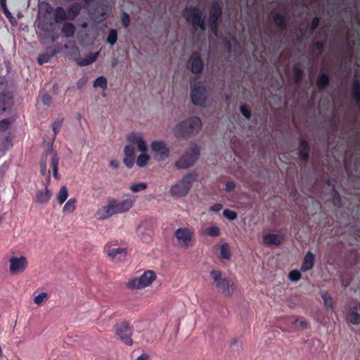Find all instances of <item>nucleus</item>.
<instances>
[{"label": "nucleus", "instance_id": "f257e3e1", "mask_svg": "<svg viewBox=\"0 0 360 360\" xmlns=\"http://www.w3.org/2000/svg\"><path fill=\"white\" fill-rule=\"evenodd\" d=\"M202 126V121L198 117H191L178 123L174 127V133L178 139H187L197 134Z\"/></svg>", "mask_w": 360, "mask_h": 360}, {"label": "nucleus", "instance_id": "f03ea898", "mask_svg": "<svg viewBox=\"0 0 360 360\" xmlns=\"http://www.w3.org/2000/svg\"><path fill=\"white\" fill-rule=\"evenodd\" d=\"M183 15L186 22L192 25L195 30H200L204 32L206 30L202 12L198 6L186 7L183 11Z\"/></svg>", "mask_w": 360, "mask_h": 360}, {"label": "nucleus", "instance_id": "7ed1b4c3", "mask_svg": "<svg viewBox=\"0 0 360 360\" xmlns=\"http://www.w3.org/2000/svg\"><path fill=\"white\" fill-rule=\"evenodd\" d=\"M50 154L51 156V167L53 169V176L55 179H59V174H58V163L59 158L57 154L53 151L52 150H49L46 154L42 155L41 161H40V173L42 176H46V181L48 184L51 181V172L50 170H47V155Z\"/></svg>", "mask_w": 360, "mask_h": 360}, {"label": "nucleus", "instance_id": "20e7f679", "mask_svg": "<svg viewBox=\"0 0 360 360\" xmlns=\"http://www.w3.org/2000/svg\"><path fill=\"white\" fill-rule=\"evenodd\" d=\"M127 141L133 146H136L139 151L143 152L136 159V165L140 167H145L150 158L145 153L147 146L142 136L139 133H131L127 136Z\"/></svg>", "mask_w": 360, "mask_h": 360}, {"label": "nucleus", "instance_id": "39448f33", "mask_svg": "<svg viewBox=\"0 0 360 360\" xmlns=\"http://www.w3.org/2000/svg\"><path fill=\"white\" fill-rule=\"evenodd\" d=\"M195 180L193 174H188L185 175L179 183L172 186L170 189L171 195L176 198L186 195L190 191Z\"/></svg>", "mask_w": 360, "mask_h": 360}, {"label": "nucleus", "instance_id": "423d86ee", "mask_svg": "<svg viewBox=\"0 0 360 360\" xmlns=\"http://www.w3.org/2000/svg\"><path fill=\"white\" fill-rule=\"evenodd\" d=\"M199 156V148L196 146L191 147L175 162V166L178 169H187L194 165Z\"/></svg>", "mask_w": 360, "mask_h": 360}, {"label": "nucleus", "instance_id": "0eeeda50", "mask_svg": "<svg viewBox=\"0 0 360 360\" xmlns=\"http://www.w3.org/2000/svg\"><path fill=\"white\" fill-rule=\"evenodd\" d=\"M115 332L117 338L120 340L126 345H132L133 340L131 335L133 329L128 321H122L117 323L114 326Z\"/></svg>", "mask_w": 360, "mask_h": 360}, {"label": "nucleus", "instance_id": "6e6552de", "mask_svg": "<svg viewBox=\"0 0 360 360\" xmlns=\"http://www.w3.org/2000/svg\"><path fill=\"white\" fill-rule=\"evenodd\" d=\"M210 276L215 283V285L217 289H219L225 296H231L232 290H231L230 281L226 278H223L222 274L220 271H211Z\"/></svg>", "mask_w": 360, "mask_h": 360}, {"label": "nucleus", "instance_id": "1a4fd4ad", "mask_svg": "<svg viewBox=\"0 0 360 360\" xmlns=\"http://www.w3.org/2000/svg\"><path fill=\"white\" fill-rule=\"evenodd\" d=\"M174 237L178 244L183 248H188L192 246V241L194 238V231L187 227L179 228L174 232Z\"/></svg>", "mask_w": 360, "mask_h": 360}, {"label": "nucleus", "instance_id": "9d476101", "mask_svg": "<svg viewBox=\"0 0 360 360\" xmlns=\"http://www.w3.org/2000/svg\"><path fill=\"white\" fill-rule=\"evenodd\" d=\"M66 20H68L67 11L63 7L58 6L54 11L53 21H46L45 19H42L39 22V27L44 32H50L52 30L53 22H59Z\"/></svg>", "mask_w": 360, "mask_h": 360}, {"label": "nucleus", "instance_id": "9b49d317", "mask_svg": "<svg viewBox=\"0 0 360 360\" xmlns=\"http://www.w3.org/2000/svg\"><path fill=\"white\" fill-rule=\"evenodd\" d=\"M191 98L196 106L203 107L206 103V88L204 86H197L191 89Z\"/></svg>", "mask_w": 360, "mask_h": 360}, {"label": "nucleus", "instance_id": "f8f14e48", "mask_svg": "<svg viewBox=\"0 0 360 360\" xmlns=\"http://www.w3.org/2000/svg\"><path fill=\"white\" fill-rule=\"evenodd\" d=\"M188 67L195 75L202 73L204 68V63L199 52H193L188 60Z\"/></svg>", "mask_w": 360, "mask_h": 360}, {"label": "nucleus", "instance_id": "ddd939ff", "mask_svg": "<svg viewBox=\"0 0 360 360\" xmlns=\"http://www.w3.org/2000/svg\"><path fill=\"white\" fill-rule=\"evenodd\" d=\"M155 159L158 161L165 160L169 155V150L162 141H155L151 143Z\"/></svg>", "mask_w": 360, "mask_h": 360}, {"label": "nucleus", "instance_id": "4468645a", "mask_svg": "<svg viewBox=\"0 0 360 360\" xmlns=\"http://www.w3.org/2000/svg\"><path fill=\"white\" fill-rule=\"evenodd\" d=\"M115 214L124 213L129 210L134 205V201L130 198L118 200L110 198Z\"/></svg>", "mask_w": 360, "mask_h": 360}, {"label": "nucleus", "instance_id": "2eb2a0df", "mask_svg": "<svg viewBox=\"0 0 360 360\" xmlns=\"http://www.w3.org/2000/svg\"><path fill=\"white\" fill-rule=\"evenodd\" d=\"M10 271L12 274L22 272L27 266L26 257L21 256L20 257H13L9 260Z\"/></svg>", "mask_w": 360, "mask_h": 360}, {"label": "nucleus", "instance_id": "dca6fc26", "mask_svg": "<svg viewBox=\"0 0 360 360\" xmlns=\"http://www.w3.org/2000/svg\"><path fill=\"white\" fill-rule=\"evenodd\" d=\"M115 214L110 199L108 200L107 205L102 206L95 213V217L98 220H105Z\"/></svg>", "mask_w": 360, "mask_h": 360}, {"label": "nucleus", "instance_id": "f3484780", "mask_svg": "<svg viewBox=\"0 0 360 360\" xmlns=\"http://www.w3.org/2000/svg\"><path fill=\"white\" fill-rule=\"evenodd\" d=\"M222 15V6L218 1H214L212 3L210 11L208 20H219Z\"/></svg>", "mask_w": 360, "mask_h": 360}, {"label": "nucleus", "instance_id": "a211bd4d", "mask_svg": "<svg viewBox=\"0 0 360 360\" xmlns=\"http://www.w3.org/2000/svg\"><path fill=\"white\" fill-rule=\"evenodd\" d=\"M310 146L305 139L300 140L299 143L298 155L302 162H306L309 159Z\"/></svg>", "mask_w": 360, "mask_h": 360}, {"label": "nucleus", "instance_id": "6ab92c4d", "mask_svg": "<svg viewBox=\"0 0 360 360\" xmlns=\"http://www.w3.org/2000/svg\"><path fill=\"white\" fill-rule=\"evenodd\" d=\"M134 159L135 154L134 147L130 145L126 146L124 147V157L123 159L124 164L127 168L131 169L134 165Z\"/></svg>", "mask_w": 360, "mask_h": 360}, {"label": "nucleus", "instance_id": "aec40b11", "mask_svg": "<svg viewBox=\"0 0 360 360\" xmlns=\"http://www.w3.org/2000/svg\"><path fill=\"white\" fill-rule=\"evenodd\" d=\"M273 21L281 31L288 28V16L286 13H276L273 15Z\"/></svg>", "mask_w": 360, "mask_h": 360}, {"label": "nucleus", "instance_id": "412c9836", "mask_svg": "<svg viewBox=\"0 0 360 360\" xmlns=\"http://www.w3.org/2000/svg\"><path fill=\"white\" fill-rule=\"evenodd\" d=\"M283 240V236L280 234L269 233L263 236V241L266 245L278 246Z\"/></svg>", "mask_w": 360, "mask_h": 360}, {"label": "nucleus", "instance_id": "4be33fe9", "mask_svg": "<svg viewBox=\"0 0 360 360\" xmlns=\"http://www.w3.org/2000/svg\"><path fill=\"white\" fill-rule=\"evenodd\" d=\"M315 262V256L314 255L309 251L306 253L302 266H301V271L303 272L307 271L309 270H311L314 266Z\"/></svg>", "mask_w": 360, "mask_h": 360}, {"label": "nucleus", "instance_id": "5701e85b", "mask_svg": "<svg viewBox=\"0 0 360 360\" xmlns=\"http://www.w3.org/2000/svg\"><path fill=\"white\" fill-rule=\"evenodd\" d=\"M105 250L107 252L108 257L111 259H115L120 255L119 259L121 257H125L127 255V249L124 248H112L110 246H105Z\"/></svg>", "mask_w": 360, "mask_h": 360}, {"label": "nucleus", "instance_id": "b1692460", "mask_svg": "<svg viewBox=\"0 0 360 360\" xmlns=\"http://www.w3.org/2000/svg\"><path fill=\"white\" fill-rule=\"evenodd\" d=\"M52 196V193L47 187L44 190H39L36 193L35 201L41 204L47 203Z\"/></svg>", "mask_w": 360, "mask_h": 360}, {"label": "nucleus", "instance_id": "393cba45", "mask_svg": "<svg viewBox=\"0 0 360 360\" xmlns=\"http://www.w3.org/2000/svg\"><path fill=\"white\" fill-rule=\"evenodd\" d=\"M330 84V77L326 72H320L316 79V86L321 91L326 89Z\"/></svg>", "mask_w": 360, "mask_h": 360}, {"label": "nucleus", "instance_id": "a878e982", "mask_svg": "<svg viewBox=\"0 0 360 360\" xmlns=\"http://www.w3.org/2000/svg\"><path fill=\"white\" fill-rule=\"evenodd\" d=\"M58 52V49H53L51 50H46L44 53L39 54L37 58L39 65H43L44 63H48Z\"/></svg>", "mask_w": 360, "mask_h": 360}, {"label": "nucleus", "instance_id": "bb28decb", "mask_svg": "<svg viewBox=\"0 0 360 360\" xmlns=\"http://www.w3.org/2000/svg\"><path fill=\"white\" fill-rule=\"evenodd\" d=\"M156 275L154 271L148 270L145 271L140 277L143 288L150 285L153 281L155 279Z\"/></svg>", "mask_w": 360, "mask_h": 360}, {"label": "nucleus", "instance_id": "cd10ccee", "mask_svg": "<svg viewBox=\"0 0 360 360\" xmlns=\"http://www.w3.org/2000/svg\"><path fill=\"white\" fill-rule=\"evenodd\" d=\"M98 54H99L98 52L94 53H91L88 56H86V57L85 58L76 59V63L78 65H79L81 67L89 65L96 60V59L98 58Z\"/></svg>", "mask_w": 360, "mask_h": 360}, {"label": "nucleus", "instance_id": "c85d7f7f", "mask_svg": "<svg viewBox=\"0 0 360 360\" xmlns=\"http://www.w3.org/2000/svg\"><path fill=\"white\" fill-rule=\"evenodd\" d=\"M347 321L353 325H358L360 323V314L358 313V309L356 307H353L349 311L347 316Z\"/></svg>", "mask_w": 360, "mask_h": 360}, {"label": "nucleus", "instance_id": "c756f323", "mask_svg": "<svg viewBox=\"0 0 360 360\" xmlns=\"http://www.w3.org/2000/svg\"><path fill=\"white\" fill-rule=\"evenodd\" d=\"M82 6L79 3H73L71 4L67 11L68 20H74L80 13Z\"/></svg>", "mask_w": 360, "mask_h": 360}, {"label": "nucleus", "instance_id": "7c9ffc66", "mask_svg": "<svg viewBox=\"0 0 360 360\" xmlns=\"http://www.w3.org/2000/svg\"><path fill=\"white\" fill-rule=\"evenodd\" d=\"M13 103L12 98L5 94L0 95V112L7 110Z\"/></svg>", "mask_w": 360, "mask_h": 360}, {"label": "nucleus", "instance_id": "2f4dec72", "mask_svg": "<svg viewBox=\"0 0 360 360\" xmlns=\"http://www.w3.org/2000/svg\"><path fill=\"white\" fill-rule=\"evenodd\" d=\"M61 32L65 37H72L75 32V27L72 22H65L62 28Z\"/></svg>", "mask_w": 360, "mask_h": 360}, {"label": "nucleus", "instance_id": "473e14b6", "mask_svg": "<svg viewBox=\"0 0 360 360\" xmlns=\"http://www.w3.org/2000/svg\"><path fill=\"white\" fill-rule=\"evenodd\" d=\"M68 198V189L67 186H63L60 188L57 194V200L60 205H62Z\"/></svg>", "mask_w": 360, "mask_h": 360}, {"label": "nucleus", "instance_id": "72a5a7b5", "mask_svg": "<svg viewBox=\"0 0 360 360\" xmlns=\"http://www.w3.org/2000/svg\"><path fill=\"white\" fill-rule=\"evenodd\" d=\"M53 11V7L48 2L42 1V2L39 3V15H41L43 13L45 15H50L52 13Z\"/></svg>", "mask_w": 360, "mask_h": 360}, {"label": "nucleus", "instance_id": "f704fd0d", "mask_svg": "<svg viewBox=\"0 0 360 360\" xmlns=\"http://www.w3.org/2000/svg\"><path fill=\"white\" fill-rule=\"evenodd\" d=\"M77 200L76 198L69 199L63 207V212L72 213L75 210Z\"/></svg>", "mask_w": 360, "mask_h": 360}, {"label": "nucleus", "instance_id": "c9c22d12", "mask_svg": "<svg viewBox=\"0 0 360 360\" xmlns=\"http://www.w3.org/2000/svg\"><path fill=\"white\" fill-rule=\"evenodd\" d=\"M126 285H127V288L131 289V290L143 288V284L141 283L139 277L130 279L127 283Z\"/></svg>", "mask_w": 360, "mask_h": 360}, {"label": "nucleus", "instance_id": "e433bc0d", "mask_svg": "<svg viewBox=\"0 0 360 360\" xmlns=\"http://www.w3.org/2000/svg\"><path fill=\"white\" fill-rule=\"evenodd\" d=\"M220 255L222 259H229L231 254L229 246L227 243H223L220 247Z\"/></svg>", "mask_w": 360, "mask_h": 360}, {"label": "nucleus", "instance_id": "4c0bfd02", "mask_svg": "<svg viewBox=\"0 0 360 360\" xmlns=\"http://www.w3.org/2000/svg\"><path fill=\"white\" fill-rule=\"evenodd\" d=\"M63 122V118H58L53 122L52 124V129L53 131V140L56 139V135L60 131L62 127Z\"/></svg>", "mask_w": 360, "mask_h": 360}, {"label": "nucleus", "instance_id": "58836bf2", "mask_svg": "<svg viewBox=\"0 0 360 360\" xmlns=\"http://www.w3.org/2000/svg\"><path fill=\"white\" fill-rule=\"evenodd\" d=\"M205 233L209 236L217 237L220 235V230L217 226H212L205 229Z\"/></svg>", "mask_w": 360, "mask_h": 360}, {"label": "nucleus", "instance_id": "ea45409f", "mask_svg": "<svg viewBox=\"0 0 360 360\" xmlns=\"http://www.w3.org/2000/svg\"><path fill=\"white\" fill-rule=\"evenodd\" d=\"M108 82L107 79L103 76H100L96 79L94 82V87H101L103 89H105L107 88Z\"/></svg>", "mask_w": 360, "mask_h": 360}, {"label": "nucleus", "instance_id": "a19ab883", "mask_svg": "<svg viewBox=\"0 0 360 360\" xmlns=\"http://www.w3.org/2000/svg\"><path fill=\"white\" fill-rule=\"evenodd\" d=\"M321 297L323 300L324 305L327 308L333 309V298L328 292H321Z\"/></svg>", "mask_w": 360, "mask_h": 360}, {"label": "nucleus", "instance_id": "79ce46f5", "mask_svg": "<svg viewBox=\"0 0 360 360\" xmlns=\"http://www.w3.org/2000/svg\"><path fill=\"white\" fill-rule=\"evenodd\" d=\"M117 40V32L115 29H111L109 31L106 42L110 45H114Z\"/></svg>", "mask_w": 360, "mask_h": 360}, {"label": "nucleus", "instance_id": "37998d69", "mask_svg": "<svg viewBox=\"0 0 360 360\" xmlns=\"http://www.w3.org/2000/svg\"><path fill=\"white\" fill-rule=\"evenodd\" d=\"M293 72L295 74V82L296 84H300L303 79V71L297 66H294Z\"/></svg>", "mask_w": 360, "mask_h": 360}, {"label": "nucleus", "instance_id": "c03bdc74", "mask_svg": "<svg viewBox=\"0 0 360 360\" xmlns=\"http://www.w3.org/2000/svg\"><path fill=\"white\" fill-rule=\"evenodd\" d=\"M211 32L216 36L219 33V20H208Z\"/></svg>", "mask_w": 360, "mask_h": 360}, {"label": "nucleus", "instance_id": "a18cd8bd", "mask_svg": "<svg viewBox=\"0 0 360 360\" xmlns=\"http://www.w3.org/2000/svg\"><path fill=\"white\" fill-rule=\"evenodd\" d=\"M240 111L242 115L247 119L249 120L251 117V110L248 105L243 104L240 107Z\"/></svg>", "mask_w": 360, "mask_h": 360}, {"label": "nucleus", "instance_id": "49530a36", "mask_svg": "<svg viewBox=\"0 0 360 360\" xmlns=\"http://www.w3.org/2000/svg\"><path fill=\"white\" fill-rule=\"evenodd\" d=\"M333 193V203L335 206L340 207L341 205V199L339 193L333 188L332 190Z\"/></svg>", "mask_w": 360, "mask_h": 360}, {"label": "nucleus", "instance_id": "de8ad7c7", "mask_svg": "<svg viewBox=\"0 0 360 360\" xmlns=\"http://www.w3.org/2000/svg\"><path fill=\"white\" fill-rule=\"evenodd\" d=\"M146 188H147V184L143 182L132 184L130 187L131 190L133 192H139L141 191H143V190L146 189Z\"/></svg>", "mask_w": 360, "mask_h": 360}, {"label": "nucleus", "instance_id": "09e8293b", "mask_svg": "<svg viewBox=\"0 0 360 360\" xmlns=\"http://www.w3.org/2000/svg\"><path fill=\"white\" fill-rule=\"evenodd\" d=\"M301 276V273L297 270H292L288 274V278L291 281H298Z\"/></svg>", "mask_w": 360, "mask_h": 360}, {"label": "nucleus", "instance_id": "8fccbe9b", "mask_svg": "<svg viewBox=\"0 0 360 360\" xmlns=\"http://www.w3.org/2000/svg\"><path fill=\"white\" fill-rule=\"evenodd\" d=\"M224 216L229 220H234L237 218V213L235 211L226 209L223 212Z\"/></svg>", "mask_w": 360, "mask_h": 360}, {"label": "nucleus", "instance_id": "3c124183", "mask_svg": "<svg viewBox=\"0 0 360 360\" xmlns=\"http://www.w3.org/2000/svg\"><path fill=\"white\" fill-rule=\"evenodd\" d=\"M47 297V293L46 292H41L37 296H36L34 299V302L36 304L40 305L45 299Z\"/></svg>", "mask_w": 360, "mask_h": 360}, {"label": "nucleus", "instance_id": "603ef678", "mask_svg": "<svg viewBox=\"0 0 360 360\" xmlns=\"http://www.w3.org/2000/svg\"><path fill=\"white\" fill-rule=\"evenodd\" d=\"M352 91H360V79L355 76L352 81Z\"/></svg>", "mask_w": 360, "mask_h": 360}, {"label": "nucleus", "instance_id": "864d4df0", "mask_svg": "<svg viewBox=\"0 0 360 360\" xmlns=\"http://www.w3.org/2000/svg\"><path fill=\"white\" fill-rule=\"evenodd\" d=\"M122 24L124 28H127L130 24V17L129 15L124 12L122 15Z\"/></svg>", "mask_w": 360, "mask_h": 360}, {"label": "nucleus", "instance_id": "5fc2aeb1", "mask_svg": "<svg viewBox=\"0 0 360 360\" xmlns=\"http://www.w3.org/2000/svg\"><path fill=\"white\" fill-rule=\"evenodd\" d=\"M320 24V18L318 16H315L313 18L310 25V29L311 32H314Z\"/></svg>", "mask_w": 360, "mask_h": 360}, {"label": "nucleus", "instance_id": "6e6d98bb", "mask_svg": "<svg viewBox=\"0 0 360 360\" xmlns=\"http://www.w3.org/2000/svg\"><path fill=\"white\" fill-rule=\"evenodd\" d=\"M11 125V122L8 119H4L0 121V131H6Z\"/></svg>", "mask_w": 360, "mask_h": 360}, {"label": "nucleus", "instance_id": "4d7b16f0", "mask_svg": "<svg viewBox=\"0 0 360 360\" xmlns=\"http://www.w3.org/2000/svg\"><path fill=\"white\" fill-rule=\"evenodd\" d=\"M41 101L44 105L49 106L51 104V96L47 93L43 94L41 95Z\"/></svg>", "mask_w": 360, "mask_h": 360}, {"label": "nucleus", "instance_id": "13d9d810", "mask_svg": "<svg viewBox=\"0 0 360 360\" xmlns=\"http://www.w3.org/2000/svg\"><path fill=\"white\" fill-rule=\"evenodd\" d=\"M352 98L360 107V91H352Z\"/></svg>", "mask_w": 360, "mask_h": 360}, {"label": "nucleus", "instance_id": "bf43d9fd", "mask_svg": "<svg viewBox=\"0 0 360 360\" xmlns=\"http://www.w3.org/2000/svg\"><path fill=\"white\" fill-rule=\"evenodd\" d=\"M87 79L84 77L78 80L77 86L79 89H82L86 84Z\"/></svg>", "mask_w": 360, "mask_h": 360}, {"label": "nucleus", "instance_id": "052dcab7", "mask_svg": "<svg viewBox=\"0 0 360 360\" xmlns=\"http://www.w3.org/2000/svg\"><path fill=\"white\" fill-rule=\"evenodd\" d=\"M236 187V185L234 184V182L233 181H227L226 184V191L227 192H231Z\"/></svg>", "mask_w": 360, "mask_h": 360}, {"label": "nucleus", "instance_id": "680f3d73", "mask_svg": "<svg viewBox=\"0 0 360 360\" xmlns=\"http://www.w3.org/2000/svg\"><path fill=\"white\" fill-rule=\"evenodd\" d=\"M325 46V41H317L315 43V48L320 51H322Z\"/></svg>", "mask_w": 360, "mask_h": 360}, {"label": "nucleus", "instance_id": "e2e57ef3", "mask_svg": "<svg viewBox=\"0 0 360 360\" xmlns=\"http://www.w3.org/2000/svg\"><path fill=\"white\" fill-rule=\"evenodd\" d=\"M223 206L221 203H215L210 207V210L214 212H219L222 209Z\"/></svg>", "mask_w": 360, "mask_h": 360}, {"label": "nucleus", "instance_id": "0e129e2a", "mask_svg": "<svg viewBox=\"0 0 360 360\" xmlns=\"http://www.w3.org/2000/svg\"><path fill=\"white\" fill-rule=\"evenodd\" d=\"M293 323L295 324H297V325H299L302 328H306L307 326V323L305 320L304 319H301V320H298V319H296Z\"/></svg>", "mask_w": 360, "mask_h": 360}, {"label": "nucleus", "instance_id": "69168bd1", "mask_svg": "<svg viewBox=\"0 0 360 360\" xmlns=\"http://www.w3.org/2000/svg\"><path fill=\"white\" fill-rule=\"evenodd\" d=\"M1 7H2L4 13L8 17V15L11 14V13L9 12V11L8 10V8L6 7V4L5 1L1 0Z\"/></svg>", "mask_w": 360, "mask_h": 360}, {"label": "nucleus", "instance_id": "338daca9", "mask_svg": "<svg viewBox=\"0 0 360 360\" xmlns=\"http://www.w3.org/2000/svg\"><path fill=\"white\" fill-rule=\"evenodd\" d=\"M136 360H150V356L146 353L141 354Z\"/></svg>", "mask_w": 360, "mask_h": 360}, {"label": "nucleus", "instance_id": "774afa93", "mask_svg": "<svg viewBox=\"0 0 360 360\" xmlns=\"http://www.w3.org/2000/svg\"><path fill=\"white\" fill-rule=\"evenodd\" d=\"M110 165L114 169H117L119 167V162L115 160H112L110 161Z\"/></svg>", "mask_w": 360, "mask_h": 360}]
</instances>
